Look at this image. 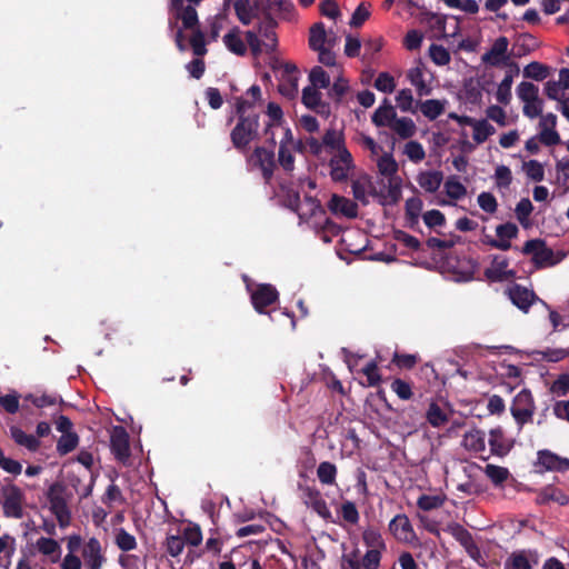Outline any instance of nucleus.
Instances as JSON below:
<instances>
[{"mask_svg": "<svg viewBox=\"0 0 569 569\" xmlns=\"http://www.w3.org/2000/svg\"><path fill=\"white\" fill-rule=\"evenodd\" d=\"M259 114L251 112L248 116L238 117L237 124L231 130L232 146L240 152H244L249 144L258 138Z\"/></svg>", "mask_w": 569, "mask_h": 569, "instance_id": "obj_1", "label": "nucleus"}, {"mask_svg": "<svg viewBox=\"0 0 569 569\" xmlns=\"http://www.w3.org/2000/svg\"><path fill=\"white\" fill-rule=\"evenodd\" d=\"M536 409V400L530 389L523 388L513 397L510 413L518 430L533 422Z\"/></svg>", "mask_w": 569, "mask_h": 569, "instance_id": "obj_2", "label": "nucleus"}, {"mask_svg": "<svg viewBox=\"0 0 569 569\" xmlns=\"http://www.w3.org/2000/svg\"><path fill=\"white\" fill-rule=\"evenodd\" d=\"M521 252L527 256L531 254L532 262L539 269L556 266L561 260V258H556L553 250L547 247L546 241L542 239L526 241Z\"/></svg>", "mask_w": 569, "mask_h": 569, "instance_id": "obj_3", "label": "nucleus"}, {"mask_svg": "<svg viewBox=\"0 0 569 569\" xmlns=\"http://www.w3.org/2000/svg\"><path fill=\"white\" fill-rule=\"evenodd\" d=\"M63 486L59 482L52 483L47 491V499L50 505V511L57 518L61 528H67L71 522V512L63 497Z\"/></svg>", "mask_w": 569, "mask_h": 569, "instance_id": "obj_4", "label": "nucleus"}, {"mask_svg": "<svg viewBox=\"0 0 569 569\" xmlns=\"http://www.w3.org/2000/svg\"><path fill=\"white\" fill-rule=\"evenodd\" d=\"M2 510L7 518L21 519L23 517L24 493L21 488L13 483L4 485L1 488Z\"/></svg>", "mask_w": 569, "mask_h": 569, "instance_id": "obj_5", "label": "nucleus"}, {"mask_svg": "<svg viewBox=\"0 0 569 569\" xmlns=\"http://www.w3.org/2000/svg\"><path fill=\"white\" fill-rule=\"evenodd\" d=\"M509 41L506 37H499L493 42L490 50H488L485 54H482L481 60L483 63H488L493 67H498L500 64L509 66L515 69V73H519V67L516 62L510 61L507 56Z\"/></svg>", "mask_w": 569, "mask_h": 569, "instance_id": "obj_6", "label": "nucleus"}, {"mask_svg": "<svg viewBox=\"0 0 569 569\" xmlns=\"http://www.w3.org/2000/svg\"><path fill=\"white\" fill-rule=\"evenodd\" d=\"M250 299L254 310L262 315L267 313L268 307L279 300V292L276 287L270 283H260L250 291Z\"/></svg>", "mask_w": 569, "mask_h": 569, "instance_id": "obj_7", "label": "nucleus"}, {"mask_svg": "<svg viewBox=\"0 0 569 569\" xmlns=\"http://www.w3.org/2000/svg\"><path fill=\"white\" fill-rule=\"evenodd\" d=\"M248 160L261 170L264 182L269 183L276 168L274 151L264 147H256Z\"/></svg>", "mask_w": 569, "mask_h": 569, "instance_id": "obj_8", "label": "nucleus"}, {"mask_svg": "<svg viewBox=\"0 0 569 569\" xmlns=\"http://www.w3.org/2000/svg\"><path fill=\"white\" fill-rule=\"evenodd\" d=\"M506 293L508 296V298L510 299V301L519 309L521 310L522 312L527 313L530 309V307L539 301L543 305L545 301H542L536 293L533 290H530L521 284H518V283H513L512 286H510L507 290H506Z\"/></svg>", "mask_w": 569, "mask_h": 569, "instance_id": "obj_9", "label": "nucleus"}, {"mask_svg": "<svg viewBox=\"0 0 569 569\" xmlns=\"http://www.w3.org/2000/svg\"><path fill=\"white\" fill-rule=\"evenodd\" d=\"M519 233V229L513 222H506L497 226L496 234L498 239H495L490 236H486L483 243L490 246L491 248L499 249L502 251L511 249V240L517 238Z\"/></svg>", "mask_w": 569, "mask_h": 569, "instance_id": "obj_10", "label": "nucleus"}, {"mask_svg": "<svg viewBox=\"0 0 569 569\" xmlns=\"http://www.w3.org/2000/svg\"><path fill=\"white\" fill-rule=\"evenodd\" d=\"M330 177L335 182H343L348 179L349 171L355 168L353 159L347 148L333 156L329 161Z\"/></svg>", "mask_w": 569, "mask_h": 569, "instance_id": "obj_11", "label": "nucleus"}, {"mask_svg": "<svg viewBox=\"0 0 569 569\" xmlns=\"http://www.w3.org/2000/svg\"><path fill=\"white\" fill-rule=\"evenodd\" d=\"M110 449L119 462L129 463L131 456L129 435L123 427H114L110 437Z\"/></svg>", "mask_w": 569, "mask_h": 569, "instance_id": "obj_12", "label": "nucleus"}, {"mask_svg": "<svg viewBox=\"0 0 569 569\" xmlns=\"http://www.w3.org/2000/svg\"><path fill=\"white\" fill-rule=\"evenodd\" d=\"M388 529L396 540L400 542L412 543L417 540L413 527L405 513L395 516L389 522Z\"/></svg>", "mask_w": 569, "mask_h": 569, "instance_id": "obj_13", "label": "nucleus"}, {"mask_svg": "<svg viewBox=\"0 0 569 569\" xmlns=\"http://www.w3.org/2000/svg\"><path fill=\"white\" fill-rule=\"evenodd\" d=\"M301 101L306 108L321 117L328 118L331 114L330 103L322 100V93L317 88L309 86L303 88Z\"/></svg>", "mask_w": 569, "mask_h": 569, "instance_id": "obj_14", "label": "nucleus"}, {"mask_svg": "<svg viewBox=\"0 0 569 569\" xmlns=\"http://www.w3.org/2000/svg\"><path fill=\"white\" fill-rule=\"evenodd\" d=\"M81 555L86 569H101L106 557L102 553L100 541L96 537H91L82 546Z\"/></svg>", "mask_w": 569, "mask_h": 569, "instance_id": "obj_15", "label": "nucleus"}, {"mask_svg": "<svg viewBox=\"0 0 569 569\" xmlns=\"http://www.w3.org/2000/svg\"><path fill=\"white\" fill-rule=\"evenodd\" d=\"M509 259L502 256H495L491 266L485 270V277L490 282H502L516 277V271L508 269Z\"/></svg>", "mask_w": 569, "mask_h": 569, "instance_id": "obj_16", "label": "nucleus"}, {"mask_svg": "<svg viewBox=\"0 0 569 569\" xmlns=\"http://www.w3.org/2000/svg\"><path fill=\"white\" fill-rule=\"evenodd\" d=\"M546 471L565 472L569 470V459L558 456L549 449L537 452V463Z\"/></svg>", "mask_w": 569, "mask_h": 569, "instance_id": "obj_17", "label": "nucleus"}, {"mask_svg": "<svg viewBox=\"0 0 569 569\" xmlns=\"http://www.w3.org/2000/svg\"><path fill=\"white\" fill-rule=\"evenodd\" d=\"M535 501L540 506L549 505L550 502L566 506L569 503V496L561 488L555 485H547L536 490Z\"/></svg>", "mask_w": 569, "mask_h": 569, "instance_id": "obj_18", "label": "nucleus"}, {"mask_svg": "<svg viewBox=\"0 0 569 569\" xmlns=\"http://www.w3.org/2000/svg\"><path fill=\"white\" fill-rule=\"evenodd\" d=\"M303 501L323 519L330 518L331 512L318 489L311 487L303 489Z\"/></svg>", "mask_w": 569, "mask_h": 569, "instance_id": "obj_19", "label": "nucleus"}, {"mask_svg": "<svg viewBox=\"0 0 569 569\" xmlns=\"http://www.w3.org/2000/svg\"><path fill=\"white\" fill-rule=\"evenodd\" d=\"M328 208L332 213H340L350 219L358 216V204L342 196L333 194L328 203Z\"/></svg>", "mask_w": 569, "mask_h": 569, "instance_id": "obj_20", "label": "nucleus"}, {"mask_svg": "<svg viewBox=\"0 0 569 569\" xmlns=\"http://www.w3.org/2000/svg\"><path fill=\"white\" fill-rule=\"evenodd\" d=\"M397 117V112L390 101L385 98L382 104L376 109L371 121L376 127H391Z\"/></svg>", "mask_w": 569, "mask_h": 569, "instance_id": "obj_21", "label": "nucleus"}, {"mask_svg": "<svg viewBox=\"0 0 569 569\" xmlns=\"http://www.w3.org/2000/svg\"><path fill=\"white\" fill-rule=\"evenodd\" d=\"M488 442L491 453L498 457H505L511 449V446L505 438V432L501 427L490 430Z\"/></svg>", "mask_w": 569, "mask_h": 569, "instance_id": "obj_22", "label": "nucleus"}, {"mask_svg": "<svg viewBox=\"0 0 569 569\" xmlns=\"http://www.w3.org/2000/svg\"><path fill=\"white\" fill-rule=\"evenodd\" d=\"M333 42L335 39L328 38L325 24L322 22H317L310 28L309 47L311 50H320L326 47V43L331 47Z\"/></svg>", "mask_w": 569, "mask_h": 569, "instance_id": "obj_23", "label": "nucleus"}, {"mask_svg": "<svg viewBox=\"0 0 569 569\" xmlns=\"http://www.w3.org/2000/svg\"><path fill=\"white\" fill-rule=\"evenodd\" d=\"M443 181V173L438 170L422 171L417 177L418 184L429 193L436 192Z\"/></svg>", "mask_w": 569, "mask_h": 569, "instance_id": "obj_24", "label": "nucleus"}, {"mask_svg": "<svg viewBox=\"0 0 569 569\" xmlns=\"http://www.w3.org/2000/svg\"><path fill=\"white\" fill-rule=\"evenodd\" d=\"M37 550L50 558V561L56 563L61 557V547L59 542L52 538L40 537L36 542Z\"/></svg>", "mask_w": 569, "mask_h": 569, "instance_id": "obj_25", "label": "nucleus"}, {"mask_svg": "<svg viewBox=\"0 0 569 569\" xmlns=\"http://www.w3.org/2000/svg\"><path fill=\"white\" fill-rule=\"evenodd\" d=\"M276 27L277 21L270 14H267L263 21L259 23L258 31L268 41L264 43L267 51H273L276 49L278 41L274 31Z\"/></svg>", "mask_w": 569, "mask_h": 569, "instance_id": "obj_26", "label": "nucleus"}, {"mask_svg": "<svg viewBox=\"0 0 569 569\" xmlns=\"http://www.w3.org/2000/svg\"><path fill=\"white\" fill-rule=\"evenodd\" d=\"M463 447L473 452H482L486 449V433L479 429H472L463 435Z\"/></svg>", "mask_w": 569, "mask_h": 569, "instance_id": "obj_27", "label": "nucleus"}, {"mask_svg": "<svg viewBox=\"0 0 569 569\" xmlns=\"http://www.w3.org/2000/svg\"><path fill=\"white\" fill-rule=\"evenodd\" d=\"M362 541L370 550L386 551L387 546L378 528L368 527L362 531Z\"/></svg>", "mask_w": 569, "mask_h": 569, "instance_id": "obj_28", "label": "nucleus"}, {"mask_svg": "<svg viewBox=\"0 0 569 569\" xmlns=\"http://www.w3.org/2000/svg\"><path fill=\"white\" fill-rule=\"evenodd\" d=\"M267 114L269 116L271 122H269L266 126L264 134L268 136L270 133V137L268 138V141L270 142L271 147H274L276 146V139H274L273 133L271 132V128L273 126H279L281 123L282 118H283V112H282L281 107L278 103L269 102L268 106H267Z\"/></svg>", "mask_w": 569, "mask_h": 569, "instance_id": "obj_29", "label": "nucleus"}, {"mask_svg": "<svg viewBox=\"0 0 569 569\" xmlns=\"http://www.w3.org/2000/svg\"><path fill=\"white\" fill-rule=\"evenodd\" d=\"M446 531L450 533L462 547L468 551L475 547L471 533L460 523L451 522L447 526Z\"/></svg>", "mask_w": 569, "mask_h": 569, "instance_id": "obj_30", "label": "nucleus"}, {"mask_svg": "<svg viewBox=\"0 0 569 569\" xmlns=\"http://www.w3.org/2000/svg\"><path fill=\"white\" fill-rule=\"evenodd\" d=\"M377 168L379 173L388 179L398 178L396 174L399 167L391 152H385L378 158Z\"/></svg>", "mask_w": 569, "mask_h": 569, "instance_id": "obj_31", "label": "nucleus"}, {"mask_svg": "<svg viewBox=\"0 0 569 569\" xmlns=\"http://www.w3.org/2000/svg\"><path fill=\"white\" fill-rule=\"evenodd\" d=\"M323 147L329 148L330 150L337 151L340 153L346 147L345 134L342 131H338L335 128H329L326 130L322 137Z\"/></svg>", "mask_w": 569, "mask_h": 569, "instance_id": "obj_32", "label": "nucleus"}, {"mask_svg": "<svg viewBox=\"0 0 569 569\" xmlns=\"http://www.w3.org/2000/svg\"><path fill=\"white\" fill-rule=\"evenodd\" d=\"M223 43L229 51L237 56H244L247 52L246 43L239 34L238 28H233L231 31L224 34Z\"/></svg>", "mask_w": 569, "mask_h": 569, "instance_id": "obj_33", "label": "nucleus"}, {"mask_svg": "<svg viewBox=\"0 0 569 569\" xmlns=\"http://www.w3.org/2000/svg\"><path fill=\"white\" fill-rule=\"evenodd\" d=\"M257 8V4L251 7L249 0H236L233 2L236 16L243 26L251 23L252 19L256 17L254 11Z\"/></svg>", "mask_w": 569, "mask_h": 569, "instance_id": "obj_34", "label": "nucleus"}, {"mask_svg": "<svg viewBox=\"0 0 569 569\" xmlns=\"http://www.w3.org/2000/svg\"><path fill=\"white\" fill-rule=\"evenodd\" d=\"M10 432L17 445L26 447L30 451H37L39 449L40 441L33 435H28L18 427H12Z\"/></svg>", "mask_w": 569, "mask_h": 569, "instance_id": "obj_35", "label": "nucleus"}, {"mask_svg": "<svg viewBox=\"0 0 569 569\" xmlns=\"http://www.w3.org/2000/svg\"><path fill=\"white\" fill-rule=\"evenodd\" d=\"M513 76H517L515 73V69L510 68L497 89L496 98L498 102L502 104H508L511 100V86L513 82Z\"/></svg>", "mask_w": 569, "mask_h": 569, "instance_id": "obj_36", "label": "nucleus"}, {"mask_svg": "<svg viewBox=\"0 0 569 569\" xmlns=\"http://www.w3.org/2000/svg\"><path fill=\"white\" fill-rule=\"evenodd\" d=\"M402 180L400 177L388 179L386 197H381L387 206H396L402 198Z\"/></svg>", "mask_w": 569, "mask_h": 569, "instance_id": "obj_37", "label": "nucleus"}, {"mask_svg": "<svg viewBox=\"0 0 569 569\" xmlns=\"http://www.w3.org/2000/svg\"><path fill=\"white\" fill-rule=\"evenodd\" d=\"M401 139H409L416 133V124L412 119L403 117L397 118L390 127Z\"/></svg>", "mask_w": 569, "mask_h": 569, "instance_id": "obj_38", "label": "nucleus"}, {"mask_svg": "<svg viewBox=\"0 0 569 569\" xmlns=\"http://www.w3.org/2000/svg\"><path fill=\"white\" fill-rule=\"evenodd\" d=\"M550 74V68L541 62L532 61L523 68V77L542 81Z\"/></svg>", "mask_w": 569, "mask_h": 569, "instance_id": "obj_39", "label": "nucleus"}, {"mask_svg": "<svg viewBox=\"0 0 569 569\" xmlns=\"http://www.w3.org/2000/svg\"><path fill=\"white\" fill-rule=\"evenodd\" d=\"M426 419L433 428H440L448 422L449 417L437 402L432 401L426 412Z\"/></svg>", "mask_w": 569, "mask_h": 569, "instance_id": "obj_40", "label": "nucleus"}, {"mask_svg": "<svg viewBox=\"0 0 569 569\" xmlns=\"http://www.w3.org/2000/svg\"><path fill=\"white\" fill-rule=\"evenodd\" d=\"M445 103L446 101L429 99L420 103V110L426 118L435 120L443 113Z\"/></svg>", "mask_w": 569, "mask_h": 569, "instance_id": "obj_41", "label": "nucleus"}, {"mask_svg": "<svg viewBox=\"0 0 569 569\" xmlns=\"http://www.w3.org/2000/svg\"><path fill=\"white\" fill-rule=\"evenodd\" d=\"M309 81L312 88L327 89L330 87V76L320 66L313 67L309 72Z\"/></svg>", "mask_w": 569, "mask_h": 569, "instance_id": "obj_42", "label": "nucleus"}, {"mask_svg": "<svg viewBox=\"0 0 569 569\" xmlns=\"http://www.w3.org/2000/svg\"><path fill=\"white\" fill-rule=\"evenodd\" d=\"M177 19L182 21V27L188 30H196L199 28V19L197 10L193 6L188 4L186 8L176 14Z\"/></svg>", "mask_w": 569, "mask_h": 569, "instance_id": "obj_43", "label": "nucleus"}, {"mask_svg": "<svg viewBox=\"0 0 569 569\" xmlns=\"http://www.w3.org/2000/svg\"><path fill=\"white\" fill-rule=\"evenodd\" d=\"M517 94L523 103L535 102L539 99V88L532 82L522 81L517 87Z\"/></svg>", "mask_w": 569, "mask_h": 569, "instance_id": "obj_44", "label": "nucleus"}, {"mask_svg": "<svg viewBox=\"0 0 569 569\" xmlns=\"http://www.w3.org/2000/svg\"><path fill=\"white\" fill-rule=\"evenodd\" d=\"M317 476L322 485H333L337 477V467L335 463L323 461L318 466Z\"/></svg>", "mask_w": 569, "mask_h": 569, "instance_id": "obj_45", "label": "nucleus"}, {"mask_svg": "<svg viewBox=\"0 0 569 569\" xmlns=\"http://www.w3.org/2000/svg\"><path fill=\"white\" fill-rule=\"evenodd\" d=\"M473 140L477 143H483L490 136L496 132L493 126H491L487 120H477L473 124Z\"/></svg>", "mask_w": 569, "mask_h": 569, "instance_id": "obj_46", "label": "nucleus"}, {"mask_svg": "<svg viewBox=\"0 0 569 569\" xmlns=\"http://www.w3.org/2000/svg\"><path fill=\"white\" fill-rule=\"evenodd\" d=\"M163 546L170 557L177 558L183 552L186 543L181 535H168Z\"/></svg>", "mask_w": 569, "mask_h": 569, "instance_id": "obj_47", "label": "nucleus"}, {"mask_svg": "<svg viewBox=\"0 0 569 569\" xmlns=\"http://www.w3.org/2000/svg\"><path fill=\"white\" fill-rule=\"evenodd\" d=\"M114 543L122 551H131L137 548L136 537L126 529L120 528L116 532Z\"/></svg>", "mask_w": 569, "mask_h": 569, "instance_id": "obj_48", "label": "nucleus"}, {"mask_svg": "<svg viewBox=\"0 0 569 569\" xmlns=\"http://www.w3.org/2000/svg\"><path fill=\"white\" fill-rule=\"evenodd\" d=\"M446 193L453 200L463 198L467 193L466 187L459 181L458 177L451 176L445 182Z\"/></svg>", "mask_w": 569, "mask_h": 569, "instance_id": "obj_49", "label": "nucleus"}, {"mask_svg": "<svg viewBox=\"0 0 569 569\" xmlns=\"http://www.w3.org/2000/svg\"><path fill=\"white\" fill-rule=\"evenodd\" d=\"M79 442V437L76 432H67L62 435L57 442V451L59 455L64 456L73 451Z\"/></svg>", "mask_w": 569, "mask_h": 569, "instance_id": "obj_50", "label": "nucleus"}, {"mask_svg": "<svg viewBox=\"0 0 569 569\" xmlns=\"http://www.w3.org/2000/svg\"><path fill=\"white\" fill-rule=\"evenodd\" d=\"M533 210V206L528 198H522L516 206L515 212L519 223L523 228L530 224L529 217Z\"/></svg>", "mask_w": 569, "mask_h": 569, "instance_id": "obj_51", "label": "nucleus"}, {"mask_svg": "<svg viewBox=\"0 0 569 569\" xmlns=\"http://www.w3.org/2000/svg\"><path fill=\"white\" fill-rule=\"evenodd\" d=\"M505 569H532V566L525 551H517L506 559Z\"/></svg>", "mask_w": 569, "mask_h": 569, "instance_id": "obj_52", "label": "nucleus"}, {"mask_svg": "<svg viewBox=\"0 0 569 569\" xmlns=\"http://www.w3.org/2000/svg\"><path fill=\"white\" fill-rule=\"evenodd\" d=\"M485 473L495 486H501L510 475L507 468L496 465H487Z\"/></svg>", "mask_w": 569, "mask_h": 569, "instance_id": "obj_53", "label": "nucleus"}, {"mask_svg": "<svg viewBox=\"0 0 569 569\" xmlns=\"http://www.w3.org/2000/svg\"><path fill=\"white\" fill-rule=\"evenodd\" d=\"M522 169L527 177L535 182H540L545 179L543 166L537 160L523 162Z\"/></svg>", "mask_w": 569, "mask_h": 569, "instance_id": "obj_54", "label": "nucleus"}, {"mask_svg": "<svg viewBox=\"0 0 569 569\" xmlns=\"http://www.w3.org/2000/svg\"><path fill=\"white\" fill-rule=\"evenodd\" d=\"M429 57L437 66H446L451 60L449 51L443 46L436 43L430 46Z\"/></svg>", "mask_w": 569, "mask_h": 569, "instance_id": "obj_55", "label": "nucleus"}, {"mask_svg": "<svg viewBox=\"0 0 569 569\" xmlns=\"http://www.w3.org/2000/svg\"><path fill=\"white\" fill-rule=\"evenodd\" d=\"M390 388L401 400H410L413 396L411 383L400 378L393 379Z\"/></svg>", "mask_w": 569, "mask_h": 569, "instance_id": "obj_56", "label": "nucleus"}, {"mask_svg": "<svg viewBox=\"0 0 569 569\" xmlns=\"http://www.w3.org/2000/svg\"><path fill=\"white\" fill-rule=\"evenodd\" d=\"M542 360L549 362H558L569 357V349L563 348H546L543 350L536 351Z\"/></svg>", "mask_w": 569, "mask_h": 569, "instance_id": "obj_57", "label": "nucleus"}, {"mask_svg": "<svg viewBox=\"0 0 569 569\" xmlns=\"http://www.w3.org/2000/svg\"><path fill=\"white\" fill-rule=\"evenodd\" d=\"M361 372L367 378L368 387H377L381 382L382 378L379 372L378 365L375 360L369 361L362 369Z\"/></svg>", "mask_w": 569, "mask_h": 569, "instance_id": "obj_58", "label": "nucleus"}, {"mask_svg": "<svg viewBox=\"0 0 569 569\" xmlns=\"http://www.w3.org/2000/svg\"><path fill=\"white\" fill-rule=\"evenodd\" d=\"M549 390L557 397H566L569 395V372L559 375L551 383Z\"/></svg>", "mask_w": 569, "mask_h": 569, "instance_id": "obj_59", "label": "nucleus"}, {"mask_svg": "<svg viewBox=\"0 0 569 569\" xmlns=\"http://www.w3.org/2000/svg\"><path fill=\"white\" fill-rule=\"evenodd\" d=\"M373 86L381 92L391 93L396 88L395 78L388 72H380Z\"/></svg>", "mask_w": 569, "mask_h": 569, "instance_id": "obj_60", "label": "nucleus"}, {"mask_svg": "<svg viewBox=\"0 0 569 569\" xmlns=\"http://www.w3.org/2000/svg\"><path fill=\"white\" fill-rule=\"evenodd\" d=\"M405 153L413 162H420L426 157V152L422 144L415 140H411L406 143Z\"/></svg>", "mask_w": 569, "mask_h": 569, "instance_id": "obj_61", "label": "nucleus"}, {"mask_svg": "<svg viewBox=\"0 0 569 569\" xmlns=\"http://www.w3.org/2000/svg\"><path fill=\"white\" fill-rule=\"evenodd\" d=\"M181 537L184 539V543H189L192 547L199 546L202 541V532L198 525L186 527Z\"/></svg>", "mask_w": 569, "mask_h": 569, "instance_id": "obj_62", "label": "nucleus"}, {"mask_svg": "<svg viewBox=\"0 0 569 569\" xmlns=\"http://www.w3.org/2000/svg\"><path fill=\"white\" fill-rule=\"evenodd\" d=\"M190 44L196 56L202 57L207 53L204 34L199 28L192 31Z\"/></svg>", "mask_w": 569, "mask_h": 569, "instance_id": "obj_63", "label": "nucleus"}, {"mask_svg": "<svg viewBox=\"0 0 569 569\" xmlns=\"http://www.w3.org/2000/svg\"><path fill=\"white\" fill-rule=\"evenodd\" d=\"M382 552L379 550H370L361 558V566L363 569H378L380 567Z\"/></svg>", "mask_w": 569, "mask_h": 569, "instance_id": "obj_64", "label": "nucleus"}]
</instances>
